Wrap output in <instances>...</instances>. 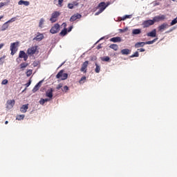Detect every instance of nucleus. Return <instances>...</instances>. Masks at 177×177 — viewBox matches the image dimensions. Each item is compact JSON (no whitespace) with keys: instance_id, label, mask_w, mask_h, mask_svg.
<instances>
[{"instance_id":"nucleus-1","label":"nucleus","mask_w":177,"mask_h":177,"mask_svg":"<svg viewBox=\"0 0 177 177\" xmlns=\"http://www.w3.org/2000/svg\"><path fill=\"white\" fill-rule=\"evenodd\" d=\"M39 51H38V46H33L30 48H28L27 50V54L29 56H33V55H35V53L38 54Z\"/></svg>"},{"instance_id":"nucleus-2","label":"nucleus","mask_w":177,"mask_h":177,"mask_svg":"<svg viewBox=\"0 0 177 177\" xmlns=\"http://www.w3.org/2000/svg\"><path fill=\"white\" fill-rule=\"evenodd\" d=\"M19 47V41L11 43L10 50H11V55L13 56L16 52H17V48Z\"/></svg>"},{"instance_id":"nucleus-3","label":"nucleus","mask_w":177,"mask_h":177,"mask_svg":"<svg viewBox=\"0 0 177 177\" xmlns=\"http://www.w3.org/2000/svg\"><path fill=\"white\" fill-rule=\"evenodd\" d=\"M60 16V12L55 11L52 13L51 18L50 19V21L51 23H56L57 21V18Z\"/></svg>"},{"instance_id":"nucleus-4","label":"nucleus","mask_w":177,"mask_h":177,"mask_svg":"<svg viewBox=\"0 0 177 177\" xmlns=\"http://www.w3.org/2000/svg\"><path fill=\"white\" fill-rule=\"evenodd\" d=\"M60 31V25L55 24L50 30V34H57Z\"/></svg>"},{"instance_id":"nucleus-5","label":"nucleus","mask_w":177,"mask_h":177,"mask_svg":"<svg viewBox=\"0 0 177 177\" xmlns=\"http://www.w3.org/2000/svg\"><path fill=\"white\" fill-rule=\"evenodd\" d=\"M63 70H61L56 75V78H61V80H67L68 78V74L67 73H64Z\"/></svg>"},{"instance_id":"nucleus-6","label":"nucleus","mask_w":177,"mask_h":177,"mask_svg":"<svg viewBox=\"0 0 177 177\" xmlns=\"http://www.w3.org/2000/svg\"><path fill=\"white\" fill-rule=\"evenodd\" d=\"M109 5H110V3H107V4H106L105 2H101L96 7V9H100L101 12H103Z\"/></svg>"},{"instance_id":"nucleus-7","label":"nucleus","mask_w":177,"mask_h":177,"mask_svg":"<svg viewBox=\"0 0 177 177\" xmlns=\"http://www.w3.org/2000/svg\"><path fill=\"white\" fill-rule=\"evenodd\" d=\"M19 59H24V62H27V59H28V55L24 52V50L19 51Z\"/></svg>"},{"instance_id":"nucleus-8","label":"nucleus","mask_w":177,"mask_h":177,"mask_svg":"<svg viewBox=\"0 0 177 177\" xmlns=\"http://www.w3.org/2000/svg\"><path fill=\"white\" fill-rule=\"evenodd\" d=\"M153 24H154V21L152 19H149L147 21H145L142 23V26H144V28H146L147 27H150V26H153Z\"/></svg>"},{"instance_id":"nucleus-9","label":"nucleus","mask_w":177,"mask_h":177,"mask_svg":"<svg viewBox=\"0 0 177 177\" xmlns=\"http://www.w3.org/2000/svg\"><path fill=\"white\" fill-rule=\"evenodd\" d=\"M167 28H169V26L167 23H163L162 24H161L158 27V31H161V32L164 31L165 30H167Z\"/></svg>"},{"instance_id":"nucleus-10","label":"nucleus","mask_w":177,"mask_h":177,"mask_svg":"<svg viewBox=\"0 0 177 177\" xmlns=\"http://www.w3.org/2000/svg\"><path fill=\"white\" fill-rule=\"evenodd\" d=\"M88 64H89V62L86 61L83 63V64L82 65V68H80V71L82 73H86L87 69L88 68Z\"/></svg>"},{"instance_id":"nucleus-11","label":"nucleus","mask_w":177,"mask_h":177,"mask_svg":"<svg viewBox=\"0 0 177 177\" xmlns=\"http://www.w3.org/2000/svg\"><path fill=\"white\" fill-rule=\"evenodd\" d=\"M82 17V15L80 13H76L73 15L72 17L70 18V21H75V20L78 19H81Z\"/></svg>"},{"instance_id":"nucleus-12","label":"nucleus","mask_w":177,"mask_h":177,"mask_svg":"<svg viewBox=\"0 0 177 177\" xmlns=\"http://www.w3.org/2000/svg\"><path fill=\"white\" fill-rule=\"evenodd\" d=\"M15 100H8L6 102L7 109H12L15 106Z\"/></svg>"},{"instance_id":"nucleus-13","label":"nucleus","mask_w":177,"mask_h":177,"mask_svg":"<svg viewBox=\"0 0 177 177\" xmlns=\"http://www.w3.org/2000/svg\"><path fill=\"white\" fill-rule=\"evenodd\" d=\"M165 15H159V16H156L154 17L153 20L154 21V23L158 22V21H161V20H165Z\"/></svg>"},{"instance_id":"nucleus-14","label":"nucleus","mask_w":177,"mask_h":177,"mask_svg":"<svg viewBox=\"0 0 177 177\" xmlns=\"http://www.w3.org/2000/svg\"><path fill=\"white\" fill-rule=\"evenodd\" d=\"M42 82H44L43 80H41L40 82H39L32 89V92L34 93H35V92H37V91H38V89H39V88H41V85H42Z\"/></svg>"},{"instance_id":"nucleus-15","label":"nucleus","mask_w":177,"mask_h":177,"mask_svg":"<svg viewBox=\"0 0 177 177\" xmlns=\"http://www.w3.org/2000/svg\"><path fill=\"white\" fill-rule=\"evenodd\" d=\"M44 35L42 33L37 32V35L33 38V41H42Z\"/></svg>"},{"instance_id":"nucleus-16","label":"nucleus","mask_w":177,"mask_h":177,"mask_svg":"<svg viewBox=\"0 0 177 177\" xmlns=\"http://www.w3.org/2000/svg\"><path fill=\"white\" fill-rule=\"evenodd\" d=\"M46 96L52 99V97H53V88L48 90L46 93Z\"/></svg>"},{"instance_id":"nucleus-17","label":"nucleus","mask_w":177,"mask_h":177,"mask_svg":"<svg viewBox=\"0 0 177 177\" xmlns=\"http://www.w3.org/2000/svg\"><path fill=\"white\" fill-rule=\"evenodd\" d=\"M27 110H28V104H24V105L20 108V111H21V113H27Z\"/></svg>"},{"instance_id":"nucleus-18","label":"nucleus","mask_w":177,"mask_h":177,"mask_svg":"<svg viewBox=\"0 0 177 177\" xmlns=\"http://www.w3.org/2000/svg\"><path fill=\"white\" fill-rule=\"evenodd\" d=\"M147 37H151L152 38H154L156 35H157V32L156 29H153L151 32H149L147 34Z\"/></svg>"},{"instance_id":"nucleus-19","label":"nucleus","mask_w":177,"mask_h":177,"mask_svg":"<svg viewBox=\"0 0 177 177\" xmlns=\"http://www.w3.org/2000/svg\"><path fill=\"white\" fill-rule=\"evenodd\" d=\"M111 42H121V37H112L110 39Z\"/></svg>"},{"instance_id":"nucleus-20","label":"nucleus","mask_w":177,"mask_h":177,"mask_svg":"<svg viewBox=\"0 0 177 177\" xmlns=\"http://www.w3.org/2000/svg\"><path fill=\"white\" fill-rule=\"evenodd\" d=\"M145 45H146V43L145 42H137L135 44V48H143V46H145Z\"/></svg>"},{"instance_id":"nucleus-21","label":"nucleus","mask_w":177,"mask_h":177,"mask_svg":"<svg viewBox=\"0 0 177 177\" xmlns=\"http://www.w3.org/2000/svg\"><path fill=\"white\" fill-rule=\"evenodd\" d=\"M19 5H25V6H28V5H30V2L27 1H23V0H20L18 2Z\"/></svg>"},{"instance_id":"nucleus-22","label":"nucleus","mask_w":177,"mask_h":177,"mask_svg":"<svg viewBox=\"0 0 177 177\" xmlns=\"http://www.w3.org/2000/svg\"><path fill=\"white\" fill-rule=\"evenodd\" d=\"M122 55H129L131 53V50L126 48V49H122L121 50Z\"/></svg>"},{"instance_id":"nucleus-23","label":"nucleus","mask_w":177,"mask_h":177,"mask_svg":"<svg viewBox=\"0 0 177 177\" xmlns=\"http://www.w3.org/2000/svg\"><path fill=\"white\" fill-rule=\"evenodd\" d=\"M140 32H142V30L140 29H134L132 31V34H133V35H138L140 34Z\"/></svg>"},{"instance_id":"nucleus-24","label":"nucleus","mask_w":177,"mask_h":177,"mask_svg":"<svg viewBox=\"0 0 177 177\" xmlns=\"http://www.w3.org/2000/svg\"><path fill=\"white\" fill-rule=\"evenodd\" d=\"M8 27L9 25H8V22L4 23L1 26V31H5L6 30H8Z\"/></svg>"},{"instance_id":"nucleus-25","label":"nucleus","mask_w":177,"mask_h":177,"mask_svg":"<svg viewBox=\"0 0 177 177\" xmlns=\"http://www.w3.org/2000/svg\"><path fill=\"white\" fill-rule=\"evenodd\" d=\"M109 48L111 49H113V50H118V45L117 44H111Z\"/></svg>"},{"instance_id":"nucleus-26","label":"nucleus","mask_w":177,"mask_h":177,"mask_svg":"<svg viewBox=\"0 0 177 177\" xmlns=\"http://www.w3.org/2000/svg\"><path fill=\"white\" fill-rule=\"evenodd\" d=\"M67 35V28L63 29L59 33V35H61V37H64V35Z\"/></svg>"},{"instance_id":"nucleus-27","label":"nucleus","mask_w":177,"mask_h":177,"mask_svg":"<svg viewBox=\"0 0 177 177\" xmlns=\"http://www.w3.org/2000/svg\"><path fill=\"white\" fill-rule=\"evenodd\" d=\"M44 23H45V19H44V18H41V19H40L39 23V27L40 28H42V27H44Z\"/></svg>"},{"instance_id":"nucleus-28","label":"nucleus","mask_w":177,"mask_h":177,"mask_svg":"<svg viewBox=\"0 0 177 177\" xmlns=\"http://www.w3.org/2000/svg\"><path fill=\"white\" fill-rule=\"evenodd\" d=\"M19 66H20V68L24 70L23 68H26V67H27L28 66V63L23 62Z\"/></svg>"},{"instance_id":"nucleus-29","label":"nucleus","mask_w":177,"mask_h":177,"mask_svg":"<svg viewBox=\"0 0 177 177\" xmlns=\"http://www.w3.org/2000/svg\"><path fill=\"white\" fill-rule=\"evenodd\" d=\"M95 73L98 74V73H100V66L97 64V63H95Z\"/></svg>"},{"instance_id":"nucleus-30","label":"nucleus","mask_w":177,"mask_h":177,"mask_svg":"<svg viewBox=\"0 0 177 177\" xmlns=\"http://www.w3.org/2000/svg\"><path fill=\"white\" fill-rule=\"evenodd\" d=\"M156 41H157V39H154L152 41H148L145 42V45H151L153 44H154V42H156Z\"/></svg>"},{"instance_id":"nucleus-31","label":"nucleus","mask_w":177,"mask_h":177,"mask_svg":"<svg viewBox=\"0 0 177 177\" xmlns=\"http://www.w3.org/2000/svg\"><path fill=\"white\" fill-rule=\"evenodd\" d=\"M85 81H86V77L83 76L82 77H81L80 80L79 81V83L80 84H84Z\"/></svg>"},{"instance_id":"nucleus-32","label":"nucleus","mask_w":177,"mask_h":177,"mask_svg":"<svg viewBox=\"0 0 177 177\" xmlns=\"http://www.w3.org/2000/svg\"><path fill=\"white\" fill-rule=\"evenodd\" d=\"M24 117H25L24 115H18L17 116L16 120H17L18 121H21V120H24Z\"/></svg>"},{"instance_id":"nucleus-33","label":"nucleus","mask_w":177,"mask_h":177,"mask_svg":"<svg viewBox=\"0 0 177 177\" xmlns=\"http://www.w3.org/2000/svg\"><path fill=\"white\" fill-rule=\"evenodd\" d=\"M102 62H110V57L106 56L101 58Z\"/></svg>"},{"instance_id":"nucleus-34","label":"nucleus","mask_w":177,"mask_h":177,"mask_svg":"<svg viewBox=\"0 0 177 177\" xmlns=\"http://www.w3.org/2000/svg\"><path fill=\"white\" fill-rule=\"evenodd\" d=\"M31 74H32V70L29 69L26 72V77H31Z\"/></svg>"},{"instance_id":"nucleus-35","label":"nucleus","mask_w":177,"mask_h":177,"mask_svg":"<svg viewBox=\"0 0 177 177\" xmlns=\"http://www.w3.org/2000/svg\"><path fill=\"white\" fill-rule=\"evenodd\" d=\"M6 58V55H3L0 58V64H3V60Z\"/></svg>"},{"instance_id":"nucleus-36","label":"nucleus","mask_w":177,"mask_h":177,"mask_svg":"<svg viewBox=\"0 0 177 177\" xmlns=\"http://www.w3.org/2000/svg\"><path fill=\"white\" fill-rule=\"evenodd\" d=\"M131 57H139V52L136 51L133 55H131Z\"/></svg>"},{"instance_id":"nucleus-37","label":"nucleus","mask_w":177,"mask_h":177,"mask_svg":"<svg viewBox=\"0 0 177 177\" xmlns=\"http://www.w3.org/2000/svg\"><path fill=\"white\" fill-rule=\"evenodd\" d=\"M176 23H177V17L171 21V26H175V24H176Z\"/></svg>"},{"instance_id":"nucleus-38","label":"nucleus","mask_w":177,"mask_h":177,"mask_svg":"<svg viewBox=\"0 0 177 177\" xmlns=\"http://www.w3.org/2000/svg\"><path fill=\"white\" fill-rule=\"evenodd\" d=\"M55 1L57 0H55ZM57 5H59V6L62 7L63 6V0H58V3Z\"/></svg>"},{"instance_id":"nucleus-39","label":"nucleus","mask_w":177,"mask_h":177,"mask_svg":"<svg viewBox=\"0 0 177 177\" xmlns=\"http://www.w3.org/2000/svg\"><path fill=\"white\" fill-rule=\"evenodd\" d=\"M13 21H16V17H12L10 20L7 21V23H13Z\"/></svg>"},{"instance_id":"nucleus-40","label":"nucleus","mask_w":177,"mask_h":177,"mask_svg":"<svg viewBox=\"0 0 177 177\" xmlns=\"http://www.w3.org/2000/svg\"><path fill=\"white\" fill-rule=\"evenodd\" d=\"M68 9H74V4L73 3H68Z\"/></svg>"},{"instance_id":"nucleus-41","label":"nucleus","mask_w":177,"mask_h":177,"mask_svg":"<svg viewBox=\"0 0 177 177\" xmlns=\"http://www.w3.org/2000/svg\"><path fill=\"white\" fill-rule=\"evenodd\" d=\"M61 88H63V84L62 83L59 84L57 86L56 89H57L59 91V89H60Z\"/></svg>"},{"instance_id":"nucleus-42","label":"nucleus","mask_w":177,"mask_h":177,"mask_svg":"<svg viewBox=\"0 0 177 177\" xmlns=\"http://www.w3.org/2000/svg\"><path fill=\"white\" fill-rule=\"evenodd\" d=\"M2 85H6L8 84V80L5 79L1 82Z\"/></svg>"},{"instance_id":"nucleus-43","label":"nucleus","mask_w":177,"mask_h":177,"mask_svg":"<svg viewBox=\"0 0 177 177\" xmlns=\"http://www.w3.org/2000/svg\"><path fill=\"white\" fill-rule=\"evenodd\" d=\"M68 91V86H64L63 91L67 93Z\"/></svg>"},{"instance_id":"nucleus-44","label":"nucleus","mask_w":177,"mask_h":177,"mask_svg":"<svg viewBox=\"0 0 177 177\" xmlns=\"http://www.w3.org/2000/svg\"><path fill=\"white\" fill-rule=\"evenodd\" d=\"M39 104H45V100L41 98L40 100H39Z\"/></svg>"},{"instance_id":"nucleus-45","label":"nucleus","mask_w":177,"mask_h":177,"mask_svg":"<svg viewBox=\"0 0 177 177\" xmlns=\"http://www.w3.org/2000/svg\"><path fill=\"white\" fill-rule=\"evenodd\" d=\"M103 12L99 10L97 12L95 13V16H99L100 13H102Z\"/></svg>"},{"instance_id":"nucleus-46","label":"nucleus","mask_w":177,"mask_h":177,"mask_svg":"<svg viewBox=\"0 0 177 177\" xmlns=\"http://www.w3.org/2000/svg\"><path fill=\"white\" fill-rule=\"evenodd\" d=\"M128 28H125L124 29H120V32H127Z\"/></svg>"},{"instance_id":"nucleus-47","label":"nucleus","mask_w":177,"mask_h":177,"mask_svg":"<svg viewBox=\"0 0 177 177\" xmlns=\"http://www.w3.org/2000/svg\"><path fill=\"white\" fill-rule=\"evenodd\" d=\"M5 5H6V3H3V2L0 3V9H1V8H3V6H5Z\"/></svg>"},{"instance_id":"nucleus-48","label":"nucleus","mask_w":177,"mask_h":177,"mask_svg":"<svg viewBox=\"0 0 177 177\" xmlns=\"http://www.w3.org/2000/svg\"><path fill=\"white\" fill-rule=\"evenodd\" d=\"M26 88H28V86H30V85H31V80L29 81V82L26 83Z\"/></svg>"},{"instance_id":"nucleus-49","label":"nucleus","mask_w":177,"mask_h":177,"mask_svg":"<svg viewBox=\"0 0 177 177\" xmlns=\"http://www.w3.org/2000/svg\"><path fill=\"white\" fill-rule=\"evenodd\" d=\"M126 19H131V15H126L122 20H125Z\"/></svg>"},{"instance_id":"nucleus-50","label":"nucleus","mask_w":177,"mask_h":177,"mask_svg":"<svg viewBox=\"0 0 177 177\" xmlns=\"http://www.w3.org/2000/svg\"><path fill=\"white\" fill-rule=\"evenodd\" d=\"M32 66H33V67H37V66H38V62H34L32 63Z\"/></svg>"},{"instance_id":"nucleus-51","label":"nucleus","mask_w":177,"mask_h":177,"mask_svg":"<svg viewBox=\"0 0 177 177\" xmlns=\"http://www.w3.org/2000/svg\"><path fill=\"white\" fill-rule=\"evenodd\" d=\"M73 6H78L79 3L77 1H73V3H72Z\"/></svg>"},{"instance_id":"nucleus-52","label":"nucleus","mask_w":177,"mask_h":177,"mask_svg":"<svg viewBox=\"0 0 177 177\" xmlns=\"http://www.w3.org/2000/svg\"><path fill=\"white\" fill-rule=\"evenodd\" d=\"M138 52H145L146 50L145 48H138Z\"/></svg>"},{"instance_id":"nucleus-53","label":"nucleus","mask_w":177,"mask_h":177,"mask_svg":"<svg viewBox=\"0 0 177 177\" xmlns=\"http://www.w3.org/2000/svg\"><path fill=\"white\" fill-rule=\"evenodd\" d=\"M5 46L4 44H0V49H2Z\"/></svg>"},{"instance_id":"nucleus-54","label":"nucleus","mask_w":177,"mask_h":177,"mask_svg":"<svg viewBox=\"0 0 177 177\" xmlns=\"http://www.w3.org/2000/svg\"><path fill=\"white\" fill-rule=\"evenodd\" d=\"M71 30H73V26H70L68 30V32H70V31H71Z\"/></svg>"},{"instance_id":"nucleus-55","label":"nucleus","mask_w":177,"mask_h":177,"mask_svg":"<svg viewBox=\"0 0 177 177\" xmlns=\"http://www.w3.org/2000/svg\"><path fill=\"white\" fill-rule=\"evenodd\" d=\"M102 48V44H100L97 46V49H100Z\"/></svg>"},{"instance_id":"nucleus-56","label":"nucleus","mask_w":177,"mask_h":177,"mask_svg":"<svg viewBox=\"0 0 177 177\" xmlns=\"http://www.w3.org/2000/svg\"><path fill=\"white\" fill-rule=\"evenodd\" d=\"M49 102V99L48 98L44 99V102Z\"/></svg>"},{"instance_id":"nucleus-57","label":"nucleus","mask_w":177,"mask_h":177,"mask_svg":"<svg viewBox=\"0 0 177 177\" xmlns=\"http://www.w3.org/2000/svg\"><path fill=\"white\" fill-rule=\"evenodd\" d=\"M158 5H160V3H156L155 5H154V6H158Z\"/></svg>"},{"instance_id":"nucleus-58","label":"nucleus","mask_w":177,"mask_h":177,"mask_svg":"<svg viewBox=\"0 0 177 177\" xmlns=\"http://www.w3.org/2000/svg\"><path fill=\"white\" fill-rule=\"evenodd\" d=\"M171 31H172V30H169V31H167V32H166V34H168V32H171Z\"/></svg>"},{"instance_id":"nucleus-59","label":"nucleus","mask_w":177,"mask_h":177,"mask_svg":"<svg viewBox=\"0 0 177 177\" xmlns=\"http://www.w3.org/2000/svg\"><path fill=\"white\" fill-rule=\"evenodd\" d=\"M1 19H3V15L0 17V20H1Z\"/></svg>"},{"instance_id":"nucleus-60","label":"nucleus","mask_w":177,"mask_h":177,"mask_svg":"<svg viewBox=\"0 0 177 177\" xmlns=\"http://www.w3.org/2000/svg\"><path fill=\"white\" fill-rule=\"evenodd\" d=\"M8 123H9V122H8V121H6V122H5V124H8Z\"/></svg>"},{"instance_id":"nucleus-61","label":"nucleus","mask_w":177,"mask_h":177,"mask_svg":"<svg viewBox=\"0 0 177 177\" xmlns=\"http://www.w3.org/2000/svg\"><path fill=\"white\" fill-rule=\"evenodd\" d=\"M171 1H173L174 2H175L176 0H171Z\"/></svg>"}]
</instances>
